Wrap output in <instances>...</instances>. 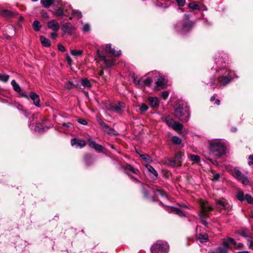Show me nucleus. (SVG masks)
I'll return each mask as SVG.
<instances>
[{"mask_svg":"<svg viewBox=\"0 0 253 253\" xmlns=\"http://www.w3.org/2000/svg\"><path fill=\"white\" fill-rule=\"evenodd\" d=\"M30 98L33 101L34 104L37 106H40V99L39 96L36 93L31 92L29 95Z\"/></svg>","mask_w":253,"mask_h":253,"instance_id":"a211bd4d","label":"nucleus"},{"mask_svg":"<svg viewBox=\"0 0 253 253\" xmlns=\"http://www.w3.org/2000/svg\"><path fill=\"white\" fill-rule=\"evenodd\" d=\"M199 205L201 208V211L199 215L201 218L202 223L206 226L207 222L205 220L209 216V212L212 210V208L209 204L203 200L199 201Z\"/></svg>","mask_w":253,"mask_h":253,"instance_id":"20e7f679","label":"nucleus"},{"mask_svg":"<svg viewBox=\"0 0 253 253\" xmlns=\"http://www.w3.org/2000/svg\"><path fill=\"white\" fill-rule=\"evenodd\" d=\"M71 126V123H63L62 126L66 127H69Z\"/></svg>","mask_w":253,"mask_h":253,"instance_id":"69168bd1","label":"nucleus"},{"mask_svg":"<svg viewBox=\"0 0 253 253\" xmlns=\"http://www.w3.org/2000/svg\"><path fill=\"white\" fill-rule=\"evenodd\" d=\"M57 37V34L55 33H52L51 34V37L52 39L55 40Z\"/></svg>","mask_w":253,"mask_h":253,"instance_id":"338daca9","label":"nucleus"},{"mask_svg":"<svg viewBox=\"0 0 253 253\" xmlns=\"http://www.w3.org/2000/svg\"><path fill=\"white\" fill-rule=\"evenodd\" d=\"M142 159L146 163H150L152 162V159L150 156L147 154H142L140 155Z\"/></svg>","mask_w":253,"mask_h":253,"instance_id":"7c9ffc66","label":"nucleus"},{"mask_svg":"<svg viewBox=\"0 0 253 253\" xmlns=\"http://www.w3.org/2000/svg\"><path fill=\"white\" fill-rule=\"evenodd\" d=\"M172 142L175 144H180L181 143V139L178 136H174L171 138Z\"/></svg>","mask_w":253,"mask_h":253,"instance_id":"c9c22d12","label":"nucleus"},{"mask_svg":"<svg viewBox=\"0 0 253 253\" xmlns=\"http://www.w3.org/2000/svg\"><path fill=\"white\" fill-rule=\"evenodd\" d=\"M78 122L82 125H87V122L84 119H78Z\"/></svg>","mask_w":253,"mask_h":253,"instance_id":"4d7b16f0","label":"nucleus"},{"mask_svg":"<svg viewBox=\"0 0 253 253\" xmlns=\"http://www.w3.org/2000/svg\"><path fill=\"white\" fill-rule=\"evenodd\" d=\"M98 122L99 124L102 126V128L104 127L106 125V124L104 123L103 121L101 119L98 120Z\"/></svg>","mask_w":253,"mask_h":253,"instance_id":"13d9d810","label":"nucleus"},{"mask_svg":"<svg viewBox=\"0 0 253 253\" xmlns=\"http://www.w3.org/2000/svg\"><path fill=\"white\" fill-rule=\"evenodd\" d=\"M58 48L60 51L62 52H64L65 51V47L61 44H59L58 45Z\"/></svg>","mask_w":253,"mask_h":253,"instance_id":"052dcab7","label":"nucleus"},{"mask_svg":"<svg viewBox=\"0 0 253 253\" xmlns=\"http://www.w3.org/2000/svg\"><path fill=\"white\" fill-rule=\"evenodd\" d=\"M248 246L250 249L253 250V241H250L248 243Z\"/></svg>","mask_w":253,"mask_h":253,"instance_id":"e2e57ef3","label":"nucleus"},{"mask_svg":"<svg viewBox=\"0 0 253 253\" xmlns=\"http://www.w3.org/2000/svg\"><path fill=\"white\" fill-rule=\"evenodd\" d=\"M171 127L175 130L180 131L183 128V125L178 122H175Z\"/></svg>","mask_w":253,"mask_h":253,"instance_id":"cd10ccee","label":"nucleus"},{"mask_svg":"<svg viewBox=\"0 0 253 253\" xmlns=\"http://www.w3.org/2000/svg\"><path fill=\"white\" fill-rule=\"evenodd\" d=\"M183 154L181 152L175 154L173 159H168L166 163L171 167H179L182 164V157Z\"/></svg>","mask_w":253,"mask_h":253,"instance_id":"423d86ee","label":"nucleus"},{"mask_svg":"<svg viewBox=\"0 0 253 253\" xmlns=\"http://www.w3.org/2000/svg\"><path fill=\"white\" fill-rule=\"evenodd\" d=\"M42 15L43 18H48V14L46 12H42Z\"/></svg>","mask_w":253,"mask_h":253,"instance_id":"0e129e2a","label":"nucleus"},{"mask_svg":"<svg viewBox=\"0 0 253 253\" xmlns=\"http://www.w3.org/2000/svg\"><path fill=\"white\" fill-rule=\"evenodd\" d=\"M198 239L201 243L206 242L208 241V235L207 234H200L198 236Z\"/></svg>","mask_w":253,"mask_h":253,"instance_id":"c756f323","label":"nucleus"},{"mask_svg":"<svg viewBox=\"0 0 253 253\" xmlns=\"http://www.w3.org/2000/svg\"><path fill=\"white\" fill-rule=\"evenodd\" d=\"M148 109V106L145 104H142L140 106V111L142 113V112H145Z\"/></svg>","mask_w":253,"mask_h":253,"instance_id":"a18cd8bd","label":"nucleus"},{"mask_svg":"<svg viewBox=\"0 0 253 253\" xmlns=\"http://www.w3.org/2000/svg\"><path fill=\"white\" fill-rule=\"evenodd\" d=\"M232 174L234 177L241 181L243 184L245 185H249L250 184V181L248 177L245 176L239 170H235Z\"/></svg>","mask_w":253,"mask_h":253,"instance_id":"0eeeda50","label":"nucleus"},{"mask_svg":"<svg viewBox=\"0 0 253 253\" xmlns=\"http://www.w3.org/2000/svg\"><path fill=\"white\" fill-rule=\"evenodd\" d=\"M90 26L88 24H85L83 27L82 30L84 33H87L90 31Z\"/></svg>","mask_w":253,"mask_h":253,"instance_id":"37998d69","label":"nucleus"},{"mask_svg":"<svg viewBox=\"0 0 253 253\" xmlns=\"http://www.w3.org/2000/svg\"><path fill=\"white\" fill-rule=\"evenodd\" d=\"M167 81L164 77L159 74L156 80V88L160 90L165 87Z\"/></svg>","mask_w":253,"mask_h":253,"instance_id":"9d476101","label":"nucleus"},{"mask_svg":"<svg viewBox=\"0 0 253 253\" xmlns=\"http://www.w3.org/2000/svg\"><path fill=\"white\" fill-rule=\"evenodd\" d=\"M215 203L217 208L221 210H225L226 211H229L231 209L230 205L229 204L228 201L222 198L221 199L216 200L215 201Z\"/></svg>","mask_w":253,"mask_h":253,"instance_id":"6e6552de","label":"nucleus"},{"mask_svg":"<svg viewBox=\"0 0 253 253\" xmlns=\"http://www.w3.org/2000/svg\"><path fill=\"white\" fill-rule=\"evenodd\" d=\"M9 78V76L7 75H2V74L0 75V81L2 82H4V83L7 82L8 81Z\"/></svg>","mask_w":253,"mask_h":253,"instance_id":"4c0bfd02","label":"nucleus"},{"mask_svg":"<svg viewBox=\"0 0 253 253\" xmlns=\"http://www.w3.org/2000/svg\"><path fill=\"white\" fill-rule=\"evenodd\" d=\"M97 54L98 56V57L100 58V59L102 61H103L104 62L105 64L107 67H111L114 65L116 61L115 59L111 58V59H107V57L104 55H103L100 51L99 50H97Z\"/></svg>","mask_w":253,"mask_h":253,"instance_id":"1a4fd4ad","label":"nucleus"},{"mask_svg":"<svg viewBox=\"0 0 253 253\" xmlns=\"http://www.w3.org/2000/svg\"><path fill=\"white\" fill-rule=\"evenodd\" d=\"M249 158L251 160V161L248 162V164L249 165H253V155H250Z\"/></svg>","mask_w":253,"mask_h":253,"instance_id":"680f3d73","label":"nucleus"},{"mask_svg":"<svg viewBox=\"0 0 253 253\" xmlns=\"http://www.w3.org/2000/svg\"><path fill=\"white\" fill-rule=\"evenodd\" d=\"M193 23L191 21L188 22L184 24L182 26L183 30L185 31H189L193 26Z\"/></svg>","mask_w":253,"mask_h":253,"instance_id":"a878e982","label":"nucleus"},{"mask_svg":"<svg viewBox=\"0 0 253 253\" xmlns=\"http://www.w3.org/2000/svg\"><path fill=\"white\" fill-rule=\"evenodd\" d=\"M166 122L167 124L171 127L172 126V125L175 122L173 120V119L169 116H168L166 118Z\"/></svg>","mask_w":253,"mask_h":253,"instance_id":"e433bc0d","label":"nucleus"},{"mask_svg":"<svg viewBox=\"0 0 253 253\" xmlns=\"http://www.w3.org/2000/svg\"><path fill=\"white\" fill-rule=\"evenodd\" d=\"M111 109L112 111L118 114H121L123 112V110H121L118 105L112 106Z\"/></svg>","mask_w":253,"mask_h":253,"instance_id":"72a5a7b5","label":"nucleus"},{"mask_svg":"<svg viewBox=\"0 0 253 253\" xmlns=\"http://www.w3.org/2000/svg\"><path fill=\"white\" fill-rule=\"evenodd\" d=\"M48 28L54 31H58L60 28L59 23L54 20L49 21L47 23Z\"/></svg>","mask_w":253,"mask_h":253,"instance_id":"2eb2a0df","label":"nucleus"},{"mask_svg":"<svg viewBox=\"0 0 253 253\" xmlns=\"http://www.w3.org/2000/svg\"><path fill=\"white\" fill-rule=\"evenodd\" d=\"M156 194L160 195L162 196H165V192H164L162 190H161V189H157Z\"/></svg>","mask_w":253,"mask_h":253,"instance_id":"5fc2aeb1","label":"nucleus"},{"mask_svg":"<svg viewBox=\"0 0 253 253\" xmlns=\"http://www.w3.org/2000/svg\"><path fill=\"white\" fill-rule=\"evenodd\" d=\"M70 13L68 10L65 8V7L58 8L55 12L54 14L57 16H67Z\"/></svg>","mask_w":253,"mask_h":253,"instance_id":"dca6fc26","label":"nucleus"},{"mask_svg":"<svg viewBox=\"0 0 253 253\" xmlns=\"http://www.w3.org/2000/svg\"><path fill=\"white\" fill-rule=\"evenodd\" d=\"M118 105L121 110H123V109L125 107V104L123 102H119Z\"/></svg>","mask_w":253,"mask_h":253,"instance_id":"bf43d9fd","label":"nucleus"},{"mask_svg":"<svg viewBox=\"0 0 253 253\" xmlns=\"http://www.w3.org/2000/svg\"><path fill=\"white\" fill-rule=\"evenodd\" d=\"M42 26L38 20H35L33 23V28L35 31H38L40 30Z\"/></svg>","mask_w":253,"mask_h":253,"instance_id":"c85d7f7f","label":"nucleus"},{"mask_svg":"<svg viewBox=\"0 0 253 253\" xmlns=\"http://www.w3.org/2000/svg\"><path fill=\"white\" fill-rule=\"evenodd\" d=\"M169 94V92L167 91H164L161 93V96L162 98L166 100L168 98Z\"/></svg>","mask_w":253,"mask_h":253,"instance_id":"8fccbe9b","label":"nucleus"},{"mask_svg":"<svg viewBox=\"0 0 253 253\" xmlns=\"http://www.w3.org/2000/svg\"><path fill=\"white\" fill-rule=\"evenodd\" d=\"M0 14L4 17L10 18L14 16L15 13L9 10L3 9L0 11Z\"/></svg>","mask_w":253,"mask_h":253,"instance_id":"6ab92c4d","label":"nucleus"},{"mask_svg":"<svg viewBox=\"0 0 253 253\" xmlns=\"http://www.w3.org/2000/svg\"><path fill=\"white\" fill-rule=\"evenodd\" d=\"M71 144L72 146L76 145L77 147H80L81 148H83L86 145L84 140L78 139L77 138L71 139Z\"/></svg>","mask_w":253,"mask_h":253,"instance_id":"4468645a","label":"nucleus"},{"mask_svg":"<svg viewBox=\"0 0 253 253\" xmlns=\"http://www.w3.org/2000/svg\"><path fill=\"white\" fill-rule=\"evenodd\" d=\"M219 253H227L228 250L226 248L219 247L217 249Z\"/></svg>","mask_w":253,"mask_h":253,"instance_id":"3c124183","label":"nucleus"},{"mask_svg":"<svg viewBox=\"0 0 253 253\" xmlns=\"http://www.w3.org/2000/svg\"><path fill=\"white\" fill-rule=\"evenodd\" d=\"M75 28L70 23H66L62 26V30L65 34L72 35Z\"/></svg>","mask_w":253,"mask_h":253,"instance_id":"f8f14e48","label":"nucleus"},{"mask_svg":"<svg viewBox=\"0 0 253 253\" xmlns=\"http://www.w3.org/2000/svg\"><path fill=\"white\" fill-rule=\"evenodd\" d=\"M169 209L170 212H174L180 216H184V213L182 212V211L176 208L171 207L169 208Z\"/></svg>","mask_w":253,"mask_h":253,"instance_id":"b1692460","label":"nucleus"},{"mask_svg":"<svg viewBox=\"0 0 253 253\" xmlns=\"http://www.w3.org/2000/svg\"><path fill=\"white\" fill-rule=\"evenodd\" d=\"M245 196L243 192L239 191L237 194V198L240 201H243L245 199Z\"/></svg>","mask_w":253,"mask_h":253,"instance_id":"a19ab883","label":"nucleus"},{"mask_svg":"<svg viewBox=\"0 0 253 253\" xmlns=\"http://www.w3.org/2000/svg\"><path fill=\"white\" fill-rule=\"evenodd\" d=\"M244 200H246L250 204L253 203V198L248 194L245 195Z\"/></svg>","mask_w":253,"mask_h":253,"instance_id":"c03bdc74","label":"nucleus"},{"mask_svg":"<svg viewBox=\"0 0 253 253\" xmlns=\"http://www.w3.org/2000/svg\"><path fill=\"white\" fill-rule=\"evenodd\" d=\"M104 131L110 135H117L118 133L113 128L110 127L107 125L105 126L103 128Z\"/></svg>","mask_w":253,"mask_h":253,"instance_id":"412c9836","label":"nucleus"},{"mask_svg":"<svg viewBox=\"0 0 253 253\" xmlns=\"http://www.w3.org/2000/svg\"><path fill=\"white\" fill-rule=\"evenodd\" d=\"M106 52L115 57H119L121 54V51L120 50H116L114 48H112L110 44H106Z\"/></svg>","mask_w":253,"mask_h":253,"instance_id":"9b49d317","label":"nucleus"},{"mask_svg":"<svg viewBox=\"0 0 253 253\" xmlns=\"http://www.w3.org/2000/svg\"><path fill=\"white\" fill-rule=\"evenodd\" d=\"M189 7L190 8H192L193 9H195V10L200 9V7L198 6V5L194 1L190 2L189 4Z\"/></svg>","mask_w":253,"mask_h":253,"instance_id":"ea45409f","label":"nucleus"},{"mask_svg":"<svg viewBox=\"0 0 253 253\" xmlns=\"http://www.w3.org/2000/svg\"><path fill=\"white\" fill-rule=\"evenodd\" d=\"M174 115L180 121L187 122L189 118V109L183 104H177L174 107Z\"/></svg>","mask_w":253,"mask_h":253,"instance_id":"f03ea898","label":"nucleus"},{"mask_svg":"<svg viewBox=\"0 0 253 253\" xmlns=\"http://www.w3.org/2000/svg\"><path fill=\"white\" fill-rule=\"evenodd\" d=\"M41 3L45 7L48 8L54 3V0H41Z\"/></svg>","mask_w":253,"mask_h":253,"instance_id":"393cba45","label":"nucleus"},{"mask_svg":"<svg viewBox=\"0 0 253 253\" xmlns=\"http://www.w3.org/2000/svg\"><path fill=\"white\" fill-rule=\"evenodd\" d=\"M190 159L192 161L197 163L200 160V157L197 155H191L190 156Z\"/></svg>","mask_w":253,"mask_h":253,"instance_id":"79ce46f5","label":"nucleus"},{"mask_svg":"<svg viewBox=\"0 0 253 253\" xmlns=\"http://www.w3.org/2000/svg\"><path fill=\"white\" fill-rule=\"evenodd\" d=\"M84 159H85V161L87 164V165H89V163H88V161L89 160H92V158H91V156L89 154H87L85 155V157H84Z\"/></svg>","mask_w":253,"mask_h":253,"instance_id":"6e6d98bb","label":"nucleus"},{"mask_svg":"<svg viewBox=\"0 0 253 253\" xmlns=\"http://www.w3.org/2000/svg\"><path fill=\"white\" fill-rule=\"evenodd\" d=\"M66 59H67V60L68 63L69 64H71L72 60L71 57L70 56H67Z\"/></svg>","mask_w":253,"mask_h":253,"instance_id":"774afa93","label":"nucleus"},{"mask_svg":"<svg viewBox=\"0 0 253 253\" xmlns=\"http://www.w3.org/2000/svg\"><path fill=\"white\" fill-rule=\"evenodd\" d=\"M71 11L72 12V14L76 16L78 18H81L82 17L81 11L73 9H71Z\"/></svg>","mask_w":253,"mask_h":253,"instance_id":"58836bf2","label":"nucleus"},{"mask_svg":"<svg viewBox=\"0 0 253 253\" xmlns=\"http://www.w3.org/2000/svg\"><path fill=\"white\" fill-rule=\"evenodd\" d=\"M210 150L214 155L221 156L225 151V144L220 140H214L211 143Z\"/></svg>","mask_w":253,"mask_h":253,"instance_id":"7ed1b4c3","label":"nucleus"},{"mask_svg":"<svg viewBox=\"0 0 253 253\" xmlns=\"http://www.w3.org/2000/svg\"><path fill=\"white\" fill-rule=\"evenodd\" d=\"M65 88L68 89H71L73 88V87H77L78 85L75 84H73L72 82H68L65 84Z\"/></svg>","mask_w":253,"mask_h":253,"instance_id":"473e14b6","label":"nucleus"},{"mask_svg":"<svg viewBox=\"0 0 253 253\" xmlns=\"http://www.w3.org/2000/svg\"><path fill=\"white\" fill-rule=\"evenodd\" d=\"M178 6H182L185 3V0H176Z\"/></svg>","mask_w":253,"mask_h":253,"instance_id":"864d4df0","label":"nucleus"},{"mask_svg":"<svg viewBox=\"0 0 253 253\" xmlns=\"http://www.w3.org/2000/svg\"><path fill=\"white\" fill-rule=\"evenodd\" d=\"M93 148L98 151H102L103 149V147L101 145L97 143L96 144V145Z\"/></svg>","mask_w":253,"mask_h":253,"instance_id":"603ef678","label":"nucleus"},{"mask_svg":"<svg viewBox=\"0 0 253 253\" xmlns=\"http://www.w3.org/2000/svg\"><path fill=\"white\" fill-rule=\"evenodd\" d=\"M41 42L42 44L44 46H49L50 45V41L49 39L43 36H41Z\"/></svg>","mask_w":253,"mask_h":253,"instance_id":"5701e85b","label":"nucleus"},{"mask_svg":"<svg viewBox=\"0 0 253 253\" xmlns=\"http://www.w3.org/2000/svg\"><path fill=\"white\" fill-rule=\"evenodd\" d=\"M148 101L150 105L152 108H155L159 105V101L157 97H150L148 98Z\"/></svg>","mask_w":253,"mask_h":253,"instance_id":"aec40b11","label":"nucleus"},{"mask_svg":"<svg viewBox=\"0 0 253 253\" xmlns=\"http://www.w3.org/2000/svg\"><path fill=\"white\" fill-rule=\"evenodd\" d=\"M168 251L169 245L162 241L156 242L151 247V253H168Z\"/></svg>","mask_w":253,"mask_h":253,"instance_id":"39448f33","label":"nucleus"},{"mask_svg":"<svg viewBox=\"0 0 253 253\" xmlns=\"http://www.w3.org/2000/svg\"><path fill=\"white\" fill-rule=\"evenodd\" d=\"M81 84L84 86V87H90L91 85L90 82L87 79H82L81 81Z\"/></svg>","mask_w":253,"mask_h":253,"instance_id":"2f4dec72","label":"nucleus"},{"mask_svg":"<svg viewBox=\"0 0 253 253\" xmlns=\"http://www.w3.org/2000/svg\"><path fill=\"white\" fill-rule=\"evenodd\" d=\"M11 85L13 87V89L16 92H20L21 91V87L16 82L15 80L11 81Z\"/></svg>","mask_w":253,"mask_h":253,"instance_id":"bb28decb","label":"nucleus"},{"mask_svg":"<svg viewBox=\"0 0 253 253\" xmlns=\"http://www.w3.org/2000/svg\"><path fill=\"white\" fill-rule=\"evenodd\" d=\"M230 243H231V242L228 240V238H227L226 240H225L223 242V245L224 246L223 248L228 249L229 248V244Z\"/></svg>","mask_w":253,"mask_h":253,"instance_id":"09e8293b","label":"nucleus"},{"mask_svg":"<svg viewBox=\"0 0 253 253\" xmlns=\"http://www.w3.org/2000/svg\"><path fill=\"white\" fill-rule=\"evenodd\" d=\"M152 81V80L151 79L147 78L143 81V84L145 85L150 86L151 85Z\"/></svg>","mask_w":253,"mask_h":253,"instance_id":"de8ad7c7","label":"nucleus"},{"mask_svg":"<svg viewBox=\"0 0 253 253\" xmlns=\"http://www.w3.org/2000/svg\"><path fill=\"white\" fill-rule=\"evenodd\" d=\"M228 240L231 242V244H233L234 246V248L236 249H240L243 248L244 247L243 244L241 243H237L232 238H228Z\"/></svg>","mask_w":253,"mask_h":253,"instance_id":"4be33fe9","label":"nucleus"},{"mask_svg":"<svg viewBox=\"0 0 253 253\" xmlns=\"http://www.w3.org/2000/svg\"><path fill=\"white\" fill-rule=\"evenodd\" d=\"M145 167L149 171L150 176H151L153 179H156L158 176V174L155 169L152 166L148 164L146 165Z\"/></svg>","mask_w":253,"mask_h":253,"instance_id":"f3484780","label":"nucleus"},{"mask_svg":"<svg viewBox=\"0 0 253 253\" xmlns=\"http://www.w3.org/2000/svg\"><path fill=\"white\" fill-rule=\"evenodd\" d=\"M233 73L227 69H221L218 71L217 79L211 82L210 85L214 88L216 86H225L229 84L233 79Z\"/></svg>","mask_w":253,"mask_h":253,"instance_id":"f257e3e1","label":"nucleus"},{"mask_svg":"<svg viewBox=\"0 0 253 253\" xmlns=\"http://www.w3.org/2000/svg\"><path fill=\"white\" fill-rule=\"evenodd\" d=\"M71 53L73 56H80L83 54V51L80 50L74 49L71 51Z\"/></svg>","mask_w":253,"mask_h":253,"instance_id":"f704fd0d","label":"nucleus"},{"mask_svg":"<svg viewBox=\"0 0 253 253\" xmlns=\"http://www.w3.org/2000/svg\"><path fill=\"white\" fill-rule=\"evenodd\" d=\"M124 170L126 174L130 175L131 176V178L134 179V180H136V178L132 176V174H136L138 171L137 170H135L130 165H126L124 168Z\"/></svg>","mask_w":253,"mask_h":253,"instance_id":"ddd939ff","label":"nucleus"},{"mask_svg":"<svg viewBox=\"0 0 253 253\" xmlns=\"http://www.w3.org/2000/svg\"><path fill=\"white\" fill-rule=\"evenodd\" d=\"M89 142V146L91 148H94L96 144H97L96 142L90 138L88 139Z\"/></svg>","mask_w":253,"mask_h":253,"instance_id":"49530a36","label":"nucleus"}]
</instances>
